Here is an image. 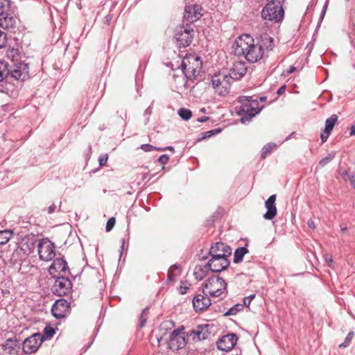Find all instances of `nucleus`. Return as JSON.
<instances>
[{"mask_svg": "<svg viewBox=\"0 0 355 355\" xmlns=\"http://www.w3.org/2000/svg\"><path fill=\"white\" fill-rule=\"evenodd\" d=\"M233 49L236 55L244 56L251 63L260 60L263 55V45L254 44V39L248 34L236 39Z\"/></svg>", "mask_w": 355, "mask_h": 355, "instance_id": "f257e3e1", "label": "nucleus"}, {"mask_svg": "<svg viewBox=\"0 0 355 355\" xmlns=\"http://www.w3.org/2000/svg\"><path fill=\"white\" fill-rule=\"evenodd\" d=\"M211 259L205 266H230L232 248L223 242H216L211 245Z\"/></svg>", "mask_w": 355, "mask_h": 355, "instance_id": "f03ea898", "label": "nucleus"}, {"mask_svg": "<svg viewBox=\"0 0 355 355\" xmlns=\"http://www.w3.org/2000/svg\"><path fill=\"white\" fill-rule=\"evenodd\" d=\"M238 101L241 104L238 110V114L241 116L242 123L250 121L261 110L258 100L252 99V96H239Z\"/></svg>", "mask_w": 355, "mask_h": 355, "instance_id": "7ed1b4c3", "label": "nucleus"}, {"mask_svg": "<svg viewBox=\"0 0 355 355\" xmlns=\"http://www.w3.org/2000/svg\"><path fill=\"white\" fill-rule=\"evenodd\" d=\"M268 3L261 10V17L268 21L277 23L284 15L283 3L284 0H267Z\"/></svg>", "mask_w": 355, "mask_h": 355, "instance_id": "20e7f679", "label": "nucleus"}, {"mask_svg": "<svg viewBox=\"0 0 355 355\" xmlns=\"http://www.w3.org/2000/svg\"><path fill=\"white\" fill-rule=\"evenodd\" d=\"M227 290V284L218 275L212 274L205 282L203 293L211 297H219Z\"/></svg>", "mask_w": 355, "mask_h": 355, "instance_id": "39448f33", "label": "nucleus"}, {"mask_svg": "<svg viewBox=\"0 0 355 355\" xmlns=\"http://www.w3.org/2000/svg\"><path fill=\"white\" fill-rule=\"evenodd\" d=\"M202 63L198 55L190 54L185 56L182 62V71L188 79L196 78L202 69Z\"/></svg>", "mask_w": 355, "mask_h": 355, "instance_id": "423d86ee", "label": "nucleus"}, {"mask_svg": "<svg viewBox=\"0 0 355 355\" xmlns=\"http://www.w3.org/2000/svg\"><path fill=\"white\" fill-rule=\"evenodd\" d=\"M194 31L190 24L178 26L174 31V39L180 48L189 46L193 38Z\"/></svg>", "mask_w": 355, "mask_h": 355, "instance_id": "0eeeda50", "label": "nucleus"}, {"mask_svg": "<svg viewBox=\"0 0 355 355\" xmlns=\"http://www.w3.org/2000/svg\"><path fill=\"white\" fill-rule=\"evenodd\" d=\"M212 87L220 96H225L230 92L231 78L227 74L219 72L214 73L211 78Z\"/></svg>", "mask_w": 355, "mask_h": 355, "instance_id": "6e6552de", "label": "nucleus"}, {"mask_svg": "<svg viewBox=\"0 0 355 355\" xmlns=\"http://www.w3.org/2000/svg\"><path fill=\"white\" fill-rule=\"evenodd\" d=\"M184 330V327L182 326L173 329L171 333L168 340V347L170 349L176 351L185 347L188 340V336Z\"/></svg>", "mask_w": 355, "mask_h": 355, "instance_id": "1a4fd4ad", "label": "nucleus"}, {"mask_svg": "<svg viewBox=\"0 0 355 355\" xmlns=\"http://www.w3.org/2000/svg\"><path fill=\"white\" fill-rule=\"evenodd\" d=\"M37 250L40 259L45 261L52 260L55 255L54 243L48 239L40 240Z\"/></svg>", "mask_w": 355, "mask_h": 355, "instance_id": "9d476101", "label": "nucleus"}, {"mask_svg": "<svg viewBox=\"0 0 355 355\" xmlns=\"http://www.w3.org/2000/svg\"><path fill=\"white\" fill-rule=\"evenodd\" d=\"M71 282L66 277H58L53 285V292L58 296H64L71 292Z\"/></svg>", "mask_w": 355, "mask_h": 355, "instance_id": "9b49d317", "label": "nucleus"}, {"mask_svg": "<svg viewBox=\"0 0 355 355\" xmlns=\"http://www.w3.org/2000/svg\"><path fill=\"white\" fill-rule=\"evenodd\" d=\"M202 8L199 4L187 5L184 8V19L189 23H193L202 16Z\"/></svg>", "mask_w": 355, "mask_h": 355, "instance_id": "f8f14e48", "label": "nucleus"}, {"mask_svg": "<svg viewBox=\"0 0 355 355\" xmlns=\"http://www.w3.org/2000/svg\"><path fill=\"white\" fill-rule=\"evenodd\" d=\"M42 342V337L40 334H35L27 338L23 343V351L26 354H32L35 352Z\"/></svg>", "mask_w": 355, "mask_h": 355, "instance_id": "ddd939ff", "label": "nucleus"}, {"mask_svg": "<svg viewBox=\"0 0 355 355\" xmlns=\"http://www.w3.org/2000/svg\"><path fill=\"white\" fill-rule=\"evenodd\" d=\"M69 304L66 300L60 299L55 301L51 309V313L56 318H62L69 311Z\"/></svg>", "mask_w": 355, "mask_h": 355, "instance_id": "4468645a", "label": "nucleus"}, {"mask_svg": "<svg viewBox=\"0 0 355 355\" xmlns=\"http://www.w3.org/2000/svg\"><path fill=\"white\" fill-rule=\"evenodd\" d=\"M237 337L234 334H227L223 336L217 342L218 349L222 351H230L236 344Z\"/></svg>", "mask_w": 355, "mask_h": 355, "instance_id": "2eb2a0df", "label": "nucleus"}, {"mask_svg": "<svg viewBox=\"0 0 355 355\" xmlns=\"http://www.w3.org/2000/svg\"><path fill=\"white\" fill-rule=\"evenodd\" d=\"M10 74L15 80L24 81L28 76V66L27 64L20 62L13 69L10 70Z\"/></svg>", "mask_w": 355, "mask_h": 355, "instance_id": "dca6fc26", "label": "nucleus"}, {"mask_svg": "<svg viewBox=\"0 0 355 355\" xmlns=\"http://www.w3.org/2000/svg\"><path fill=\"white\" fill-rule=\"evenodd\" d=\"M247 71V67L243 62H236L234 64L233 67L230 71L228 76L231 80H240L241 79Z\"/></svg>", "mask_w": 355, "mask_h": 355, "instance_id": "f3484780", "label": "nucleus"}, {"mask_svg": "<svg viewBox=\"0 0 355 355\" xmlns=\"http://www.w3.org/2000/svg\"><path fill=\"white\" fill-rule=\"evenodd\" d=\"M211 304V300L206 295H198L193 300V306L196 311L206 310Z\"/></svg>", "mask_w": 355, "mask_h": 355, "instance_id": "a211bd4d", "label": "nucleus"}, {"mask_svg": "<svg viewBox=\"0 0 355 355\" xmlns=\"http://www.w3.org/2000/svg\"><path fill=\"white\" fill-rule=\"evenodd\" d=\"M337 121L338 116L336 114H332L330 117L326 119L324 131L320 134V138L322 144L327 140Z\"/></svg>", "mask_w": 355, "mask_h": 355, "instance_id": "6ab92c4d", "label": "nucleus"}, {"mask_svg": "<svg viewBox=\"0 0 355 355\" xmlns=\"http://www.w3.org/2000/svg\"><path fill=\"white\" fill-rule=\"evenodd\" d=\"M276 196H270L268 200L265 202V207L267 209V211L263 215V217L266 220H272L277 215V207L275 205Z\"/></svg>", "mask_w": 355, "mask_h": 355, "instance_id": "aec40b11", "label": "nucleus"}, {"mask_svg": "<svg viewBox=\"0 0 355 355\" xmlns=\"http://www.w3.org/2000/svg\"><path fill=\"white\" fill-rule=\"evenodd\" d=\"M0 26L4 29H14L16 19L3 10L0 12Z\"/></svg>", "mask_w": 355, "mask_h": 355, "instance_id": "412c9836", "label": "nucleus"}, {"mask_svg": "<svg viewBox=\"0 0 355 355\" xmlns=\"http://www.w3.org/2000/svg\"><path fill=\"white\" fill-rule=\"evenodd\" d=\"M214 270L211 268H194L193 274L197 280H202L207 274L209 271L211 272H220L223 269Z\"/></svg>", "mask_w": 355, "mask_h": 355, "instance_id": "4be33fe9", "label": "nucleus"}, {"mask_svg": "<svg viewBox=\"0 0 355 355\" xmlns=\"http://www.w3.org/2000/svg\"><path fill=\"white\" fill-rule=\"evenodd\" d=\"M248 252V250L245 247H240L236 249L234 253V263H239L242 261L243 258L245 254Z\"/></svg>", "mask_w": 355, "mask_h": 355, "instance_id": "5701e85b", "label": "nucleus"}, {"mask_svg": "<svg viewBox=\"0 0 355 355\" xmlns=\"http://www.w3.org/2000/svg\"><path fill=\"white\" fill-rule=\"evenodd\" d=\"M260 45H263V50H271L275 46L274 40L267 34H265L261 36V44Z\"/></svg>", "mask_w": 355, "mask_h": 355, "instance_id": "b1692460", "label": "nucleus"}, {"mask_svg": "<svg viewBox=\"0 0 355 355\" xmlns=\"http://www.w3.org/2000/svg\"><path fill=\"white\" fill-rule=\"evenodd\" d=\"M13 233L11 230L0 231V245L6 244L12 236Z\"/></svg>", "mask_w": 355, "mask_h": 355, "instance_id": "393cba45", "label": "nucleus"}, {"mask_svg": "<svg viewBox=\"0 0 355 355\" xmlns=\"http://www.w3.org/2000/svg\"><path fill=\"white\" fill-rule=\"evenodd\" d=\"M277 146L275 144L273 143H269L265 145L262 150H261V158L265 159L266 156L271 153V151Z\"/></svg>", "mask_w": 355, "mask_h": 355, "instance_id": "a878e982", "label": "nucleus"}, {"mask_svg": "<svg viewBox=\"0 0 355 355\" xmlns=\"http://www.w3.org/2000/svg\"><path fill=\"white\" fill-rule=\"evenodd\" d=\"M9 74L10 69H8L7 64L0 62V82L6 78Z\"/></svg>", "mask_w": 355, "mask_h": 355, "instance_id": "bb28decb", "label": "nucleus"}, {"mask_svg": "<svg viewBox=\"0 0 355 355\" xmlns=\"http://www.w3.org/2000/svg\"><path fill=\"white\" fill-rule=\"evenodd\" d=\"M16 347V342L11 339H7L5 343L3 345V349L7 351L9 354H11Z\"/></svg>", "mask_w": 355, "mask_h": 355, "instance_id": "cd10ccee", "label": "nucleus"}, {"mask_svg": "<svg viewBox=\"0 0 355 355\" xmlns=\"http://www.w3.org/2000/svg\"><path fill=\"white\" fill-rule=\"evenodd\" d=\"M175 327V322L172 320H166L161 323L160 330L161 331H171Z\"/></svg>", "mask_w": 355, "mask_h": 355, "instance_id": "c85d7f7f", "label": "nucleus"}, {"mask_svg": "<svg viewBox=\"0 0 355 355\" xmlns=\"http://www.w3.org/2000/svg\"><path fill=\"white\" fill-rule=\"evenodd\" d=\"M178 114L182 119L187 121L191 117L192 113L189 109L180 108L178 110Z\"/></svg>", "mask_w": 355, "mask_h": 355, "instance_id": "c756f323", "label": "nucleus"}, {"mask_svg": "<svg viewBox=\"0 0 355 355\" xmlns=\"http://www.w3.org/2000/svg\"><path fill=\"white\" fill-rule=\"evenodd\" d=\"M336 156V153L335 152H331L330 153L328 154L327 156H326L325 157L322 158L320 162H319V165L321 166V167H324L325 165H327L328 163H329Z\"/></svg>", "mask_w": 355, "mask_h": 355, "instance_id": "7c9ffc66", "label": "nucleus"}, {"mask_svg": "<svg viewBox=\"0 0 355 355\" xmlns=\"http://www.w3.org/2000/svg\"><path fill=\"white\" fill-rule=\"evenodd\" d=\"M140 148L144 150V152H150V151H152L153 150H157V151H164L165 150V148H157V147H155L150 144H142L141 146H140Z\"/></svg>", "mask_w": 355, "mask_h": 355, "instance_id": "2f4dec72", "label": "nucleus"}, {"mask_svg": "<svg viewBox=\"0 0 355 355\" xmlns=\"http://www.w3.org/2000/svg\"><path fill=\"white\" fill-rule=\"evenodd\" d=\"M67 263L64 257H57L53 260L50 266H67Z\"/></svg>", "mask_w": 355, "mask_h": 355, "instance_id": "473e14b6", "label": "nucleus"}, {"mask_svg": "<svg viewBox=\"0 0 355 355\" xmlns=\"http://www.w3.org/2000/svg\"><path fill=\"white\" fill-rule=\"evenodd\" d=\"M342 176L345 180L346 178H347L352 186L355 189V175H349L346 171H345L343 172Z\"/></svg>", "mask_w": 355, "mask_h": 355, "instance_id": "72a5a7b5", "label": "nucleus"}, {"mask_svg": "<svg viewBox=\"0 0 355 355\" xmlns=\"http://www.w3.org/2000/svg\"><path fill=\"white\" fill-rule=\"evenodd\" d=\"M354 337V332H349L348 335L347 336L345 340L343 343L339 345V347H346L349 345L351 343V340H352Z\"/></svg>", "mask_w": 355, "mask_h": 355, "instance_id": "f704fd0d", "label": "nucleus"}, {"mask_svg": "<svg viewBox=\"0 0 355 355\" xmlns=\"http://www.w3.org/2000/svg\"><path fill=\"white\" fill-rule=\"evenodd\" d=\"M116 223V220L114 217L110 218L106 223L105 230L107 232H110L114 227Z\"/></svg>", "mask_w": 355, "mask_h": 355, "instance_id": "c9c22d12", "label": "nucleus"}, {"mask_svg": "<svg viewBox=\"0 0 355 355\" xmlns=\"http://www.w3.org/2000/svg\"><path fill=\"white\" fill-rule=\"evenodd\" d=\"M7 42V37L4 32L0 30V49L3 48Z\"/></svg>", "mask_w": 355, "mask_h": 355, "instance_id": "e433bc0d", "label": "nucleus"}, {"mask_svg": "<svg viewBox=\"0 0 355 355\" xmlns=\"http://www.w3.org/2000/svg\"><path fill=\"white\" fill-rule=\"evenodd\" d=\"M241 305L237 304L234 307H232L225 315H235L241 309Z\"/></svg>", "mask_w": 355, "mask_h": 355, "instance_id": "4c0bfd02", "label": "nucleus"}, {"mask_svg": "<svg viewBox=\"0 0 355 355\" xmlns=\"http://www.w3.org/2000/svg\"><path fill=\"white\" fill-rule=\"evenodd\" d=\"M107 159H108V155L107 154L101 155L98 157V162H99L100 166H103L106 164Z\"/></svg>", "mask_w": 355, "mask_h": 355, "instance_id": "58836bf2", "label": "nucleus"}, {"mask_svg": "<svg viewBox=\"0 0 355 355\" xmlns=\"http://www.w3.org/2000/svg\"><path fill=\"white\" fill-rule=\"evenodd\" d=\"M202 327H198L197 330L192 331V333L197 336L198 340L205 338V336L204 335L202 336H200L202 333Z\"/></svg>", "mask_w": 355, "mask_h": 355, "instance_id": "ea45409f", "label": "nucleus"}, {"mask_svg": "<svg viewBox=\"0 0 355 355\" xmlns=\"http://www.w3.org/2000/svg\"><path fill=\"white\" fill-rule=\"evenodd\" d=\"M10 6L9 0H0V9L5 10L8 8Z\"/></svg>", "mask_w": 355, "mask_h": 355, "instance_id": "a19ab883", "label": "nucleus"}, {"mask_svg": "<svg viewBox=\"0 0 355 355\" xmlns=\"http://www.w3.org/2000/svg\"><path fill=\"white\" fill-rule=\"evenodd\" d=\"M169 159V157L167 155H161L159 159H158V162L161 164H166L168 161Z\"/></svg>", "mask_w": 355, "mask_h": 355, "instance_id": "79ce46f5", "label": "nucleus"}, {"mask_svg": "<svg viewBox=\"0 0 355 355\" xmlns=\"http://www.w3.org/2000/svg\"><path fill=\"white\" fill-rule=\"evenodd\" d=\"M44 332L47 337H52L55 334L54 329L51 327L45 328Z\"/></svg>", "mask_w": 355, "mask_h": 355, "instance_id": "37998d69", "label": "nucleus"}, {"mask_svg": "<svg viewBox=\"0 0 355 355\" xmlns=\"http://www.w3.org/2000/svg\"><path fill=\"white\" fill-rule=\"evenodd\" d=\"M255 295H251L245 298H244V304L245 306H249L251 301L254 298Z\"/></svg>", "mask_w": 355, "mask_h": 355, "instance_id": "c03bdc74", "label": "nucleus"}, {"mask_svg": "<svg viewBox=\"0 0 355 355\" xmlns=\"http://www.w3.org/2000/svg\"><path fill=\"white\" fill-rule=\"evenodd\" d=\"M286 86L284 85H282L278 90H277V94L278 95H282V94H284L286 91Z\"/></svg>", "mask_w": 355, "mask_h": 355, "instance_id": "a18cd8bd", "label": "nucleus"}, {"mask_svg": "<svg viewBox=\"0 0 355 355\" xmlns=\"http://www.w3.org/2000/svg\"><path fill=\"white\" fill-rule=\"evenodd\" d=\"M55 209H56L55 205L53 204V205H51V206L49 207L48 212L49 214H52V213H53L55 211Z\"/></svg>", "mask_w": 355, "mask_h": 355, "instance_id": "49530a36", "label": "nucleus"}, {"mask_svg": "<svg viewBox=\"0 0 355 355\" xmlns=\"http://www.w3.org/2000/svg\"><path fill=\"white\" fill-rule=\"evenodd\" d=\"M209 119V117L206 116H201V117L198 118L197 119V121L198 122L202 123V122L207 121Z\"/></svg>", "mask_w": 355, "mask_h": 355, "instance_id": "de8ad7c7", "label": "nucleus"}, {"mask_svg": "<svg viewBox=\"0 0 355 355\" xmlns=\"http://www.w3.org/2000/svg\"><path fill=\"white\" fill-rule=\"evenodd\" d=\"M307 226L309 227V228L313 230L315 228V223H314L313 220H308Z\"/></svg>", "mask_w": 355, "mask_h": 355, "instance_id": "09e8293b", "label": "nucleus"}, {"mask_svg": "<svg viewBox=\"0 0 355 355\" xmlns=\"http://www.w3.org/2000/svg\"><path fill=\"white\" fill-rule=\"evenodd\" d=\"M220 131V130H210V131L206 132H205V137H210V136L213 135L215 132H218Z\"/></svg>", "mask_w": 355, "mask_h": 355, "instance_id": "8fccbe9b", "label": "nucleus"}, {"mask_svg": "<svg viewBox=\"0 0 355 355\" xmlns=\"http://www.w3.org/2000/svg\"><path fill=\"white\" fill-rule=\"evenodd\" d=\"M188 288L186 286H180V293L181 294H185L187 291Z\"/></svg>", "mask_w": 355, "mask_h": 355, "instance_id": "3c124183", "label": "nucleus"}, {"mask_svg": "<svg viewBox=\"0 0 355 355\" xmlns=\"http://www.w3.org/2000/svg\"><path fill=\"white\" fill-rule=\"evenodd\" d=\"M295 70H296V67H295L294 66H291V67H290V68L287 70L286 73H287V74L292 73H293V72H294Z\"/></svg>", "mask_w": 355, "mask_h": 355, "instance_id": "603ef678", "label": "nucleus"}, {"mask_svg": "<svg viewBox=\"0 0 355 355\" xmlns=\"http://www.w3.org/2000/svg\"><path fill=\"white\" fill-rule=\"evenodd\" d=\"M350 135H355V124L350 128Z\"/></svg>", "mask_w": 355, "mask_h": 355, "instance_id": "864d4df0", "label": "nucleus"}, {"mask_svg": "<svg viewBox=\"0 0 355 355\" xmlns=\"http://www.w3.org/2000/svg\"><path fill=\"white\" fill-rule=\"evenodd\" d=\"M325 259L327 263H331L333 261L332 258L331 257H329V255L326 256Z\"/></svg>", "mask_w": 355, "mask_h": 355, "instance_id": "5fc2aeb1", "label": "nucleus"}, {"mask_svg": "<svg viewBox=\"0 0 355 355\" xmlns=\"http://www.w3.org/2000/svg\"><path fill=\"white\" fill-rule=\"evenodd\" d=\"M340 230L343 232H345V231L347 230V227L346 225H340Z\"/></svg>", "mask_w": 355, "mask_h": 355, "instance_id": "6e6d98bb", "label": "nucleus"}, {"mask_svg": "<svg viewBox=\"0 0 355 355\" xmlns=\"http://www.w3.org/2000/svg\"><path fill=\"white\" fill-rule=\"evenodd\" d=\"M165 148V150H171V151H172V152H174V151H175V150H174L173 147H172V146H168V147H166V148Z\"/></svg>", "mask_w": 355, "mask_h": 355, "instance_id": "4d7b16f0", "label": "nucleus"}, {"mask_svg": "<svg viewBox=\"0 0 355 355\" xmlns=\"http://www.w3.org/2000/svg\"><path fill=\"white\" fill-rule=\"evenodd\" d=\"M266 100V96H262V97L259 98V100L258 101H259V102H264Z\"/></svg>", "mask_w": 355, "mask_h": 355, "instance_id": "13d9d810", "label": "nucleus"}, {"mask_svg": "<svg viewBox=\"0 0 355 355\" xmlns=\"http://www.w3.org/2000/svg\"><path fill=\"white\" fill-rule=\"evenodd\" d=\"M5 263L4 259L2 258V257L0 255V266L1 265H3Z\"/></svg>", "mask_w": 355, "mask_h": 355, "instance_id": "bf43d9fd", "label": "nucleus"}, {"mask_svg": "<svg viewBox=\"0 0 355 355\" xmlns=\"http://www.w3.org/2000/svg\"><path fill=\"white\" fill-rule=\"evenodd\" d=\"M173 272V270H171V269L168 270V276L170 278L171 277Z\"/></svg>", "mask_w": 355, "mask_h": 355, "instance_id": "052dcab7", "label": "nucleus"}, {"mask_svg": "<svg viewBox=\"0 0 355 355\" xmlns=\"http://www.w3.org/2000/svg\"><path fill=\"white\" fill-rule=\"evenodd\" d=\"M148 176V173H145L143 175V180H144Z\"/></svg>", "mask_w": 355, "mask_h": 355, "instance_id": "680f3d73", "label": "nucleus"}, {"mask_svg": "<svg viewBox=\"0 0 355 355\" xmlns=\"http://www.w3.org/2000/svg\"><path fill=\"white\" fill-rule=\"evenodd\" d=\"M111 19V17H110L108 15L106 16V20L108 21L110 19Z\"/></svg>", "mask_w": 355, "mask_h": 355, "instance_id": "e2e57ef3", "label": "nucleus"}, {"mask_svg": "<svg viewBox=\"0 0 355 355\" xmlns=\"http://www.w3.org/2000/svg\"><path fill=\"white\" fill-rule=\"evenodd\" d=\"M200 112H205V109L204 107H203V108H202V109L200 110Z\"/></svg>", "mask_w": 355, "mask_h": 355, "instance_id": "0e129e2a", "label": "nucleus"}, {"mask_svg": "<svg viewBox=\"0 0 355 355\" xmlns=\"http://www.w3.org/2000/svg\"><path fill=\"white\" fill-rule=\"evenodd\" d=\"M67 268L63 267V268H62V271H64H64L66 270V269H67Z\"/></svg>", "mask_w": 355, "mask_h": 355, "instance_id": "69168bd1", "label": "nucleus"}, {"mask_svg": "<svg viewBox=\"0 0 355 355\" xmlns=\"http://www.w3.org/2000/svg\"><path fill=\"white\" fill-rule=\"evenodd\" d=\"M14 51H15V50H14V49H12V50L10 51V53H14Z\"/></svg>", "mask_w": 355, "mask_h": 355, "instance_id": "338daca9", "label": "nucleus"}, {"mask_svg": "<svg viewBox=\"0 0 355 355\" xmlns=\"http://www.w3.org/2000/svg\"><path fill=\"white\" fill-rule=\"evenodd\" d=\"M171 266L175 267V266H178L176 264H173Z\"/></svg>", "mask_w": 355, "mask_h": 355, "instance_id": "774afa93", "label": "nucleus"}]
</instances>
